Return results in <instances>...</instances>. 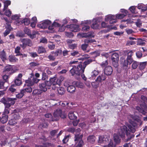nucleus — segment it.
Returning a JSON list of instances; mask_svg holds the SVG:
<instances>
[{
    "label": "nucleus",
    "mask_w": 147,
    "mask_h": 147,
    "mask_svg": "<svg viewBox=\"0 0 147 147\" xmlns=\"http://www.w3.org/2000/svg\"><path fill=\"white\" fill-rule=\"evenodd\" d=\"M48 78V76L46 73L44 71H42V73L41 80H42L46 81L45 80Z\"/></svg>",
    "instance_id": "obj_41"
},
{
    "label": "nucleus",
    "mask_w": 147,
    "mask_h": 147,
    "mask_svg": "<svg viewBox=\"0 0 147 147\" xmlns=\"http://www.w3.org/2000/svg\"><path fill=\"white\" fill-rule=\"evenodd\" d=\"M16 24L17 25H19V24H24L25 25H28L30 24V20L28 18H25L21 21H16Z\"/></svg>",
    "instance_id": "obj_17"
},
{
    "label": "nucleus",
    "mask_w": 147,
    "mask_h": 147,
    "mask_svg": "<svg viewBox=\"0 0 147 147\" xmlns=\"http://www.w3.org/2000/svg\"><path fill=\"white\" fill-rule=\"evenodd\" d=\"M21 41L22 44L20 45L21 47L23 49L25 48L27 46L31 47L32 45V42L29 39L24 38L21 40Z\"/></svg>",
    "instance_id": "obj_9"
},
{
    "label": "nucleus",
    "mask_w": 147,
    "mask_h": 147,
    "mask_svg": "<svg viewBox=\"0 0 147 147\" xmlns=\"http://www.w3.org/2000/svg\"><path fill=\"white\" fill-rule=\"evenodd\" d=\"M17 120L12 119V118L11 117V120L9 121L8 123L10 125H14L17 123Z\"/></svg>",
    "instance_id": "obj_38"
},
{
    "label": "nucleus",
    "mask_w": 147,
    "mask_h": 147,
    "mask_svg": "<svg viewBox=\"0 0 147 147\" xmlns=\"http://www.w3.org/2000/svg\"><path fill=\"white\" fill-rule=\"evenodd\" d=\"M133 54L134 53L132 51H128L126 55L127 56L126 59L129 60L130 63H132L133 61V59L132 57Z\"/></svg>",
    "instance_id": "obj_18"
},
{
    "label": "nucleus",
    "mask_w": 147,
    "mask_h": 147,
    "mask_svg": "<svg viewBox=\"0 0 147 147\" xmlns=\"http://www.w3.org/2000/svg\"><path fill=\"white\" fill-rule=\"evenodd\" d=\"M68 117L71 120H75L76 119L77 117L74 114L73 112L70 111L68 114Z\"/></svg>",
    "instance_id": "obj_28"
},
{
    "label": "nucleus",
    "mask_w": 147,
    "mask_h": 147,
    "mask_svg": "<svg viewBox=\"0 0 147 147\" xmlns=\"http://www.w3.org/2000/svg\"><path fill=\"white\" fill-rule=\"evenodd\" d=\"M105 20L106 22L109 21L110 24H113L117 22L115 16L114 15H109L107 16Z\"/></svg>",
    "instance_id": "obj_12"
},
{
    "label": "nucleus",
    "mask_w": 147,
    "mask_h": 147,
    "mask_svg": "<svg viewBox=\"0 0 147 147\" xmlns=\"http://www.w3.org/2000/svg\"><path fill=\"white\" fill-rule=\"evenodd\" d=\"M74 84L77 87L80 88H83L84 87V84L83 83L80 82H74Z\"/></svg>",
    "instance_id": "obj_29"
},
{
    "label": "nucleus",
    "mask_w": 147,
    "mask_h": 147,
    "mask_svg": "<svg viewBox=\"0 0 147 147\" xmlns=\"http://www.w3.org/2000/svg\"><path fill=\"white\" fill-rule=\"evenodd\" d=\"M16 36L21 37L24 36V34L22 32H19L17 33Z\"/></svg>",
    "instance_id": "obj_54"
},
{
    "label": "nucleus",
    "mask_w": 147,
    "mask_h": 147,
    "mask_svg": "<svg viewBox=\"0 0 147 147\" xmlns=\"http://www.w3.org/2000/svg\"><path fill=\"white\" fill-rule=\"evenodd\" d=\"M30 56L33 58L38 56V55L36 52H31L29 53Z\"/></svg>",
    "instance_id": "obj_60"
},
{
    "label": "nucleus",
    "mask_w": 147,
    "mask_h": 147,
    "mask_svg": "<svg viewBox=\"0 0 147 147\" xmlns=\"http://www.w3.org/2000/svg\"><path fill=\"white\" fill-rule=\"evenodd\" d=\"M129 10L132 13H136L137 12L136 11V8L135 6H132L129 8Z\"/></svg>",
    "instance_id": "obj_48"
},
{
    "label": "nucleus",
    "mask_w": 147,
    "mask_h": 147,
    "mask_svg": "<svg viewBox=\"0 0 147 147\" xmlns=\"http://www.w3.org/2000/svg\"><path fill=\"white\" fill-rule=\"evenodd\" d=\"M8 59L10 62L13 63L18 62V60L15 56L12 55H10L9 56Z\"/></svg>",
    "instance_id": "obj_22"
},
{
    "label": "nucleus",
    "mask_w": 147,
    "mask_h": 147,
    "mask_svg": "<svg viewBox=\"0 0 147 147\" xmlns=\"http://www.w3.org/2000/svg\"><path fill=\"white\" fill-rule=\"evenodd\" d=\"M11 13H12L11 11L9 9L6 10L5 11L4 14L5 15L9 17L11 16Z\"/></svg>",
    "instance_id": "obj_50"
},
{
    "label": "nucleus",
    "mask_w": 147,
    "mask_h": 147,
    "mask_svg": "<svg viewBox=\"0 0 147 147\" xmlns=\"http://www.w3.org/2000/svg\"><path fill=\"white\" fill-rule=\"evenodd\" d=\"M122 61L121 62V65L122 67L124 69H126L128 67V64L130 65L132 63H130L129 61L127 59H122Z\"/></svg>",
    "instance_id": "obj_19"
},
{
    "label": "nucleus",
    "mask_w": 147,
    "mask_h": 147,
    "mask_svg": "<svg viewBox=\"0 0 147 147\" xmlns=\"http://www.w3.org/2000/svg\"><path fill=\"white\" fill-rule=\"evenodd\" d=\"M37 52L38 54H41L46 52V50L44 47L40 46L38 47Z\"/></svg>",
    "instance_id": "obj_31"
},
{
    "label": "nucleus",
    "mask_w": 147,
    "mask_h": 147,
    "mask_svg": "<svg viewBox=\"0 0 147 147\" xmlns=\"http://www.w3.org/2000/svg\"><path fill=\"white\" fill-rule=\"evenodd\" d=\"M132 65V68L133 69H136L139 66V63L138 62L133 61Z\"/></svg>",
    "instance_id": "obj_37"
},
{
    "label": "nucleus",
    "mask_w": 147,
    "mask_h": 147,
    "mask_svg": "<svg viewBox=\"0 0 147 147\" xmlns=\"http://www.w3.org/2000/svg\"><path fill=\"white\" fill-rule=\"evenodd\" d=\"M51 54L54 55L55 57L60 56L62 54V51L61 49H57L55 51L51 52Z\"/></svg>",
    "instance_id": "obj_21"
},
{
    "label": "nucleus",
    "mask_w": 147,
    "mask_h": 147,
    "mask_svg": "<svg viewBox=\"0 0 147 147\" xmlns=\"http://www.w3.org/2000/svg\"><path fill=\"white\" fill-rule=\"evenodd\" d=\"M20 117V116L17 113L13 114L11 117V118H12V119H13L16 120H17V119H19Z\"/></svg>",
    "instance_id": "obj_47"
},
{
    "label": "nucleus",
    "mask_w": 147,
    "mask_h": 147,
    "mask_svg": "<svg viewBox=\"0 0 147 147\" xmlns=\"http://www.w3.org/2000/svg\"><path fill=\"white\" fill-rule=\"evenodd\" d=\"M119 129H118L117 134H115L113 135V140L116 144H119L121 142V137L119 134Z\"/></svg>",
    "instance_id": "obj_15"
},
{
    "label": "nucleus",
    "mask_w": 147,
    "mask_h": 147,
    "mask_svg": "<svg viewBox=\"0 0 147 147\" xmlns=\"http://www.w3.org/2000/svg\"><path fill=\"white\" fill-rule=\"evenodd\" d=\"M57 78L55 77H53V78H50L49 81H47V82H50L51 83L50 87H51L52 85L55 86L56 85L57 83Z\"/></svg>",
    "instance_id": "obj_23"
},
{
    "label": "nucleus",
    "mask_w": 147,
    "mask_h": 147,
    "mask_svg": "<svg viewBox=\"0 0 147 147\" xmlns=\"http://www.w3.org/2000/svg\"><path fill=\"white\" fill-rule=\"evenodd\" d=\"M90 27L88 25H84L82 27V30L83 31L87 32L90 29Z\"/></svg>",
    "instance_id": "obj_49"
},
{
    "label": "nucleus",
    "mask_w": 147,
    "mask_h": 147,
    "mask_svg": "<svg viewBox=\"0 0 147 147\" xmlns=\"http://www.w3.org/2000/svg\"><path fill=\"white\" fill-rule=\"evenodd\" d=\"M11 18L13 20H16V21H16H19V17L17 15H15L14 16H12L11 17Z\"/></svg>",
    "instance_id": "obj_56"
},
{
    "label": "nucleus",
    "mask_w": 147,
    "mask_h": 147,
    "mask_svg": "<svg viewBox=\"0 0 147 147\" xmlns=\"http://www.w3.org/2000/svg\"><path fill=\"white\" fill-rule=\"evenodd\" d=\"M126 16V15L123 14H119L117 15L116 16V18L118 19H122Z\"/></svg>",
    "instance_id": "obj_53"
},
{
    "label": "nucleus",
    "mask_w": 147,
    "mask_h": 147,
    "mask_svg": "<svg viewBox=\"0 0 147 147\" xmlns=\"http://www.w3.org/2000/svg\"><path fill=\"white\" fill-rule=\"evenodd\" d=\"M91 27L94 29H98L99 28V25L97 21H96L92 24L91 25Z\"/></svg>",
    "instance_id": "obj_32"
},
{
    "label": "nucleus",
    "mask_w": 147,
    "mask_h": 147,
    "mask_svg": "<svg viewBox=\"0 0 147 147\" xmlns=\"http://www.w3.org/2000/svg\"><path fill=\"white\" fill-rule=\"evenodd\" d=\"M85 44H83L81 46V49L82 50L86 53H88L89 52V50H87L86 49L88 47V44L90 43L91 45V44L94 42H96V40L94 39H86L84 40Z\"/></svg>",
    "instance_id": "obj_7"
},
{
    "label": "nucleus",
    "mask_w": 147,
    "mask_h": 147,
    "mask_svg": "<svg viewBox=\"0 0 147 147\" xmlns=\"http://www.w3.org/2000/svg\"><path fill=\"white\" fill-rule=\"evenodd\" d=\"M135 44V41H127V42L126 45L127 46L132 45Z\"/></svg>",
    "instance_id": "obj_63"
},
{
    "label": "nucleus",
    "mask_w": 147,
    "mask_h": 147,
    "mask_svg": "<svg viewBox=\"0 0 147 147\" xmlns=\"http://www.w3.org/2000/svg\"><path fill=\"white\" fill-rule=\"evenodd\" d=\"M67 131L74 133L75 131V129L73 127H69L67 130Z\"/></svg>",
    "instance_id": "obj_52"
},
{
    "label": "nucleus",
    "mask_w": 147,
    "mask_h": 147,
    "mask_svg": "<svg viewBox=\"0 0 147 147\" xmlns=\"http://www.w3.org/2000/svg\"><path fill=\"white\" fill-rule=\"evenodd\" d=\"M99 73V71L98 70H94L91 74V76L92 78H94L97 76Z\"/></svg>",
    "instance_id": "obj_43"
},
{
    "label": "nucleus",
    "mask_w": 147,
    "mask_h": 147,
    "mask_svg": "<svg viewBox=\"0 0 147 147\" xmlns=\"http://www.w3.org/2000/svg\"><path fill=\"white\" fill-rule=\"evenodd\" d=\"M96 137L94 135H90L88 136L87 138V140L91 143L93 144L95 141Z\"/></svg>",
    "instance_id": "obj_27"
},
{
    "label": "nucleus",
    "mask_w": 147,
    "mask_h": 147,
    "mask_svg": "<svg viewBox=\"0 0 147 147\" xmlns=\"http://www.w3.org/2000/svg\"><path fill=\"white\" fill-rule=\"evenodd\" d=\"M141 98L143 102V103L145 104L147 102V98L144 95H141Z\"/></svg>",
    "instance_id": "obj_55"
},
{
    "label": "nucleus",
    "mask_w": 147,
    "mask_h": 147,
    "mask_svg": "<svg viewBox=\"0 0 147 147\" xmlns=\"http://www.w3.org/2000/svg\"><path fill=\"white\" fill-rule=\"evenodd\" d=\"M70 136V135H69L65 136L62 140L63 144H65L68 141L69 138Z\"/></svg>",
    "instance_id": "obj_46"
},
{
    "label": "nucleus",
    "mask_w": 147,
    "mask_h": 147,
    "mask_svg": "<svg viewBox=\"0 0 147 147\" xmlns=\"http://www.w3.org/2000/svg\"><path fill=\"white\" fill-rule=\"evenodd\" d=\"M111 59L113 65L115 67H117L119 65L118 61L119 55L117 53H115L112 55Z\"/></svg>",
    "instance_id": "obj_8"
},
{
    "label": "nucleus",
    "mask_w": 147,
    "mask_h": 147,
    "mask_svg": "<svg viewBox=\"0 0 147 147\" xmlns=\"http://www.w3.org/2000/svg\"><path fill=\"white\" fill-rule=\"evenodd\" d=\"M40 79L33 78L32 79H29L25 80V84L24 86H27V87L22 90V91L25 94L26 93H31L32 91V88L31 86L34 85L35 84L37 83L40 81Z\"/></svg>",
    "instance_id": "obj_3"
},
{
    "label": "nucleus",
    "mask_w": 147,
    "mask_h": 147,
    "mask_svg": "<svg viewBox=\"0 0 147 147\" xmlns=\"http://www.w3.org/2000/svg\"><path fill=\"white\" fill-rule=\"evenodd\" d=\"M23 31L24 33V34H26L29 37H30L31 32V31L30 30L26 27H25L24 28Z\"/></svg>",
    "instance_id": "obj_36"
},
{
    "label": "nucleus",
    "mask_w": 147,
    "mask_h": 147,
    "mask_svg": "<svg viewBox=\"0 0 147 147\" xmlns=\"http://www.w3.org/2000/svg\"><path fill=\"white\" fill-rule=\"evenodd\" d=\"M113 71L112 68L110 66L106 67L104 69L105 74L107 76L111 75Z\"/></svg>",
    "instance_id": "obj_16"
},
{
    "label": "nucleus",
    "mask_w": 147,
    "mask_h": 147,
    "mask_svg": "<svg viewBox=\"0 0 147 147\" xmlns=\"http://www.w3.org/2000/svg\"><path fill=\"white\" fill-rule=\"evenodd\" d=\"M55 57L54 56V55L51 54L48 56V58L50 60L52 61H54L55 59Z\"/></svg>",
    "instance_id": "obj_51"
},
{
    "label": "nucleus",
    "mask_w": 147,
    "mask_h": 147,
    "mask_svg": "<svg viewBox=\"0 0 147 147\" xmlns=\"http://www.w3.org/2000/svg\"><path fill=\"white\" fill-rule=\"evenodd\" d=\"M75 87L73 85H69L67 88V90L68 92L70 93H73L76 90Z\"/></svg>",
    "instance_id": "obj_26"
},
{
    "label": "nucleus",
    "mask_w": 147,
    "mask_h": 147,
    "mask_svg": "<svg viewBox=\"0 0 147 147\" xmlns=\"http://www.w3.org/2000/svg\"><path fill=\"white\" fill-rule=\"evenodd\" d=\"M53 118H52V121H58L59 117L62 119H64L66 117V114L64 112H63L62 110L58 109H57L53 113Z\"/></svg>",
    "instance_id": "obj_4"
},
{
    "label": "nucleus",
    "mask_w": 147,
    "mask_h": 147,
    "mask_svg": "<svg viewBox=\"0 0 147 147\" xmlns=\"http://www.w3.org/2000/svg\"><path fill=\"white\" fill-rule=\"evenodd\" d=\"M30 65L31 67H34L38 66L39 64L34 62H31L30 63Z\"/></svg>",
    "instance_id": "obj_61"
},
{
    "label": "nucleus",
    "mask_w": 147,
    "mask_h": 147,
    "mask_svg": "<svg viewBox=\"0 0 147 147\" xmlns=\"http://www.w3.org/2000/svg\"><path fill=\"white\" fill-rule=\"evenodd\" d=\"M58 93L61 95L65 93V89L63 88L60 87L57 89Z\"/></svg>",
    "instance_id": "obj_35"
},
{
    "label": "nucleus",
    "mask_w": 147,
    "mask_h": 147,
    "mask_svg": "<svg viewBox=\"0 0 147 147\" xmlns=\"http://www.w3.org/2000/svg\"><path fill=\"white\" fill-rule=\"evenodd\" d=\"M147 61L140 62L139 63L138 68L140 70L144 69L147 65Z\"/></svg>",
    "instance_id": "obj_25"
},
{
    "label": "nucleus",
    "mask_w": 147,
    "mask_h": 147,
    "mask_svg": "<svg viewBox=\"0 0 147 147\" xmlns=\"http://www.w3.org/2000/svg\"><path fill=\"white\" fill-rule=\"evenodd\" d=\"M14 83L16 86H20L22 84V82L21 80L16 78L14 80Z\"/></svg>",
    "instance_id": "obj_44"
},
{
    "label": "nucleus",
    "mask_w": 147,
    "mask_h": 147,
    "mask_svg": "<svg viewBox=\"0 0 147 147\" xmlns=\"http://www.w3.org/2000/svg\"><path fill=\"white\" fill-rule=\"evenodd\" d=\"M38 33V31L34 30L33 31L32 34L31 32L30 37L31 39H33L35 38L36 37V34H37Z\"/></svg>",
    "instance_id": "obj_39"
},
{
    "label": "nucleus",
    "mask_w": 147,
    "mask_h": 147,
    "mask_svg": "<svg viewBox=\"0 0 147 147\" xmlns=\"http://www.w3.org/2000/svg\"><path fill=\"white\" fill-rule=\"evenodd\" d=\"M32 94L33 95H39L40 93L38 89H35L33 90Z\"/></svg>",
    "instance_id": "obj_62"
},
{
    "label": "nucleus",
    "mask_w": 147,
    "mask_h": 147,
    "mask_svg": "<svg viewBox=\"0 0 147 147\" xmlns=\"http://www.w3.org/2000/svg\"><path fill=\"white\" fill-rule=\"evenodd\" d=\"M51 23V22L49 20H46L37 25L38 27L42 29L47 28L48 26Z\"/></svg>",
    "instance_id": "obj_10"
},
{
    "label": "nucleus",
    "mask_w": 147,
    "mask_h": 147,
    "mask_svg": "<svg viewBox=\"0 0 147 147\" xmlns=\"http://www.w3.org/2000/svg\"><path fill=\"white\" fill-rule=\"evenodd\" d=\"M15 86L14 85H11L9 88V90L12 92H15L16 90V89L14 88Z\"/></svg>",
    "instance_id": "obj_59"
},
{
    "label": "nucleus",
    "mask_w": 147,
    "mask_h": 147,
    "mask_svg": "<svg viewBox=\"0 0 147 147\" xmlns=\"http://www.w3.org/2000/svg\"><path fill=\"white\" fill-rule=\"evenodd\" d=\"M109 141V138L106 136H101L99 138V142L100 143L106 144Z\"/></svg>",
    "instance_id": "obj_20"
},
{
    "label": "nucleus",
    "mask_w": 147,
    "mask_h": 147,
    "mask_svg": "<svg viewBox=\"0 0 147 147\" xmlns=\"http://www.w3.org/2000/svg\"><path fill=\"white\" fill-rule=\"evenodd\" d=\"M75 41L73 40L68 39L67 42V44L68 49L74 50L77 48V44H73V42Z\"/></svg>",
    "instance_id": "obj_14"
},
{
    "label": "nucleus",
    "mask_w": 147,
    "mask_h": 147,
    "mask_svg": "<svg viewBox=\"0 0 147 147\" xmlns=\"http://www.w3.org/2000/svg\"><path fill=\"white\" fill-rule=\"evenodd\" d=\"M137 40H138L137 42V45H143L145 44V40L139 38H138Z\"/></svg>",
    "instance_id": "obj_30"
},
{
    "label": "nucleus",
    "mask_w": 147,
    "mask_h": 147,
    "mask_svg": "<svg viewBox=\"0 0 147 147\" xmlns=\"http://www.w3.org/2000/svg\"><path fill=\"white\" fill-rule=\"evenodd\" d=\"M50 85L51 83L50 82H47V80H46L40 83L39 87L41 91L45 92L48 89H50Z\"/></svg>",
    "instance_id": "obj_6"
},
{
    "label": "nucleus",
    "mask_w": 147,
    "mask_h": 147,
    "mask_svg": "<svg viewBox=\"0 0 147 147\" xmlns=\"http://www.w3.org/2000/svg\"><path fill=\"white\" fill-rule=\"evenodd\" d=\"M83 137L82 134H75L74 137L75 145L74 147H83L84 143L82 139Z\"/></svg>",
    "instance_id": "obj_5"
},
{
    "label": "nucleus",
    "mask_w": 147,
    "mask_h": 147,
    "mask_svg": "<svg viewBox=\"0 0 147 147\" xmlns=\"http://www.w3.org/2000/svg\"><path fill=\"white\" fill-rule=\"evenodd\" d=\"M70 51H68L66 49L62 51V54L63 55V57H65L67 55H69L68 53Z\"/></svg>",
    "instance_id": "obj_58"
},
{
    "label": "nucleus",
    "mask_w": 147,
    "mask_h": 147,
    "mask_svg": "<svg viewBox=\"0 0 147 147\" xmlns=\"http://www.w3.org/2000/svg\"><path fill=\"white\" fill-rule=\"evenodd\" d=\"M92 61L93 60L91 59H87L82 63H78V61H71L69 65L75 64V65L72 66V68L69 71L71 75L79 76L82 74L84 73L86 66Z\"/></svg>",
    "instance_id": "obj_2"
},
{
    "label": "nucleus",
    "mask_w": 147,
    "mask_h": 147,
    "mask_svg": "<svg viewBox=\"0 0 147 147\" xmlns=\"http://www.w3.org/2000/svg\"><path fill=\"white\" fill-rule=\"evenodd\" d=\"M25 94L22 91V90H21L20 93H18L16 95V97L17 98H21Z\"/></svg>",
    "instance_id": "obj_45"
},
{
    "label": "nucleus",
    "mask_w": 147,
    "mask_h": 147,
    "mask_svg": "<svg viewBox=\"0 0 147 147\" xmlns=\"http://www.w3.org/2000/svg\"><path fill=\"white\" fill-rule=\"evenodd\" d=\"M79 52L77 51H74L71 52L70 53L71 55L73 56H78L79 54Z\"/></svg>",
    "instance_id": "obj_57"
},
{
    "label": "nucleus",
    "mask_w": 147,
    "mask_h": 147,
    "mask_svg": "<svg viewBox=\"0 0 147 147\" xmlns=\"http://www.w3.org/2000/svg\"><path fill=\"white\" fill-rule=\"evenodd\" d=\"M113 142L112 140H111L108 145L104 146V147H113Z\"/></svg>",
    "instance_id": "obj_64"
},
{
    "label": "nucleus",
    "mask_w": 147,
    "mask_h": 147,
    "mask_svg": "<svg viewBox=\"0 0 147 147\" xmlns=\"http://www.w3.org/2000/svg\"><path fill=\"white\" fill-rule=\"evenodd\" d=\"M100 82L95 80V81L92 82L91 83L92 86L93 88H97L99 86Z\"/></svg>",
    "instance_id": "obj_33"
},
{
    "label": "nucleus",
    "mask_w": 147,
    "mask_h": 147,
    "mask_svg": "<svg viewBox=\"0 0 147 147\" xmlns=\"http://www.w3.org/2000/svg\"><path fill=\"white\" fill-rule=\"evenodd\" d=\"M5 74L11 75L14 73L12 66L11 65H8L5 67L3 71Z\"/></svg>",
    "instance_id": "obj_13"
},
{
    "label": "nucleus",
    "mask_w": 147,
    "mask_h": 147,
    "mask_svg": "<svg viewBox=\"0 0 147 147\" xmlns=\"http://www.w3.org/2000/svg\"><path fill=\"white\" fill-rule=\"evenodd\" d=\"M67 28L69 29V30L72 32H77L79 31L80 29L79 25L76 24L67 25L66 26Z\"/></svg>",
    "instance_id": "obj_11"
},
{
    "label": "nucleus",
    "mask_w": 147,
    "mask_h": 147,
    "mask_svg": "<svg viewBox=\"0 0 147 147\" xmlns=\"http://www.w3.org/2000/svg\"><path fill=\"white\" fill-rule=\"evenodd\" d=\"M16 98H7V101L11 105H13L15 102Z\"/></svg>",
    "instance_id": "obj_40"
},
{
    "label": "nucleus",
    "mask_w": 147,
    "mask_h": 147,
    "mask_svg": "<svg viewBox=\"0 0 147 147\" xmlns=\"http://www.w3.org/2000/svg\"><path fill=\"white\" fill-rule=\"evenodd\" d=\"M90 54L93 56L94 57H96L100 55V52L99 51H96L90 53Z\"/></svg>",
    "instance_id": "obj_34"
},
{
    "label": "nucleus",
    "mask_w": 147,
    "mask_h": 147,
    "mask_svg": "<svg viewBox=\"0 0 147 147\" xmlns=\"http://www.w3.org/2000/svg\"><path fill=\"white\" fill-rule=\"evenodd\" d=\"M48 123H47L44 122L40 123L39 126V127L41 129L47 128L48 126Z\"/></svg>",
    "instance_id": "obj_42"
},
{
    "label": "nucleus",
    "mask_w": 147,
    "mask_h": 147,
    "mask_svg": "<svg viewBox=\"0 0 147 147\" xmlns=\"http://www.w3.org/2000/svg\"><path fill=\"white\" fill-rule=\"evenodd\" d=\"M130 124H127L126 125H124L120 127L119 131V134L123 140L125 138V135L127 137L125 141V142L130 141L131 139H133L135 137V135L133 134L136 131V127L137 124L135 122L132 121Z\"/></svg>",
    "instance_id": "obj_1"
},
{
    "label": "nucleus",
    "mask_w": 147,
    "mask_h": 147,
    "mask_svg": "<svg viewBox=\"0 0 147 147\" xmlns=\"http://www.w3.org/2000/svg\"><path fill=\"white\" fill-rule=\"evenodd\" d=\"M0 58L2 61L3 62H5L7 60L6 54L4 50H3V51H1V55Z\"/></svg>",
    "instance_id": "obj_24"
}]
</instances>
